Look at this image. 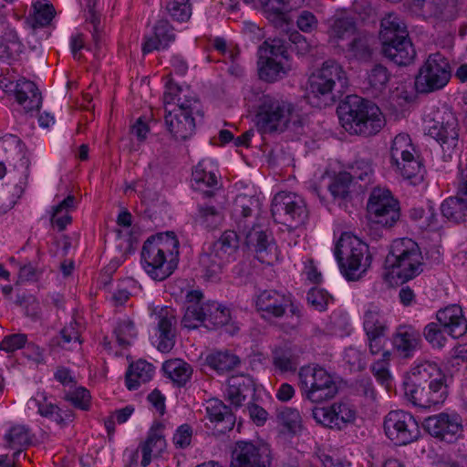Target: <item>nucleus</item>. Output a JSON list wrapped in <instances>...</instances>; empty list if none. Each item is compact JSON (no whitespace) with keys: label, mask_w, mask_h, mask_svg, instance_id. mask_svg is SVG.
I'll use <instances>...</instances> for the list:
<instances>
[{"label":"nucleus","mask_w":467,"mask_h":467,"mask_svg":"<svg viewBox=\"0 0 467 467\" xmlns=\"http://www.w3.org/2000/svg\"><path fill=\"white\" fill-rule=\"evenodd\" d=\"M369 221L385 228L392 227L400 219L399 202L387 189L376 188L370 193L367 203Z\"/></svg>","instance_id":"16"},{"label":"nucleus","mask_w":467,"mask_h":467,"mask_svg":"<svg viewBox=\"0 0 467 467\" xmlns=\"http://www.w3.org/2000/svg\"><path fill=\"white\" fill-rule=\"evenodd\" d=\"M257 201L251 197L238 196L234 202L233 215L234 217L236 231H224L220 238L210 244L213 251L223 256L227 262L237 252L240 239L244 237L247 247H253L257 258L261 262L266 260V256L275 247L274 239L270 234L263 230L262 227L254 223L253 216V207L256 205Z\"/></svg>","instance_id":"1"},{"label":"nucleus","mask_w":467,"mask_h":467,"mask_svg":"<svg viewBox=\"0 0 467 467\" xmlns=\"http://www.w3.org/2000/svg\"><path fill=\"white\" fill-rule=\"evenodd\" d=\"M290 299L284 294L274 290H264L256 297L255 306L258 311L265 312L274 317L285 315Z\"/></svg>","instance_id":"22"},{"label":"nucleus","mask_w":467,"mask_h":467,"mask_svg":"<svg viewBox=\"0 0 467 467\" xmlns=\"http://www.w3.org/2000/svg\"><path fill=\"white\" fill-rule=\"evenodd\" d=\"M162 369L178 387H184L192 374L191 365L180 358L165 361Z\"/></svg>","instance_id":"33"},{"label":"nucleus","mask_w":467,"mask_h":467,"mask_svg":"<svg viewBox=\"0 0 467 467\" xmlns=\"http://www.w3.org/2000/svg\"><path fill=\"white\" fill-rule=\"evenodd\" d=\"M192 429L189 424L181 425L173 435V443L177 448L184 449L191 444Z\"/></svg>","instance_id":"59"},{"label":"nucleus","mask_w":467,"mask_h":467,"mask_svg":"<svg viewBox=\"0 0 467 467\" xmlns=\"http://www.w3.org/2000/svg\"><path fill=\"white\" fill-rule=\"evenodd\" d=\"M384 266L390 275L402 282L418 276L423 271V257L420 246L410 238L394 240Z\"/></svg>","instance_id":"7"},{"label":"nucleus","mask_w":467,"mask_h":467,"mask_svg":"<svg viewBox=\"0 0 467 467\" xmlns=\"http://www.w3.org/2000/svg\"><path fill=\"white\" fill-rule=\"evenodd\" d=\"M441 211L451 222L460 223L467 221V166L461 171L456 195L445 199Z\"/></svg>","instance_id":"20"},{"label":"nucleus","mask_w":467,"mask_h":467,"mask_svg":"<svg viewBox=\"0 0 467 467\" xmlns=\"http://www.w3.org/2000/svg\"><path fill=\"white\" fill-rule=\"evenodd\" d=\"M32 9V26L34 28L44 27L49 25L56 14L53 5L47 0L34 3Z\"/></svg>","instance_id":"37"},{"label":"nucleus","mask_w":467,"mask_h":467,"mask_svg":"<svg viewBox=\"0 0 467 467\" xmlns=\"http://www.w3.org/2000/svg\"><path fill=\"white\" fill-rule=\"evenodd\" d=\"M332 296L324 289L311 288L306 296L307 303L316 310L323 311L327 308Z\"/></svg>","instance_id":"52"},{"label":"nucleus","mask_w":467,"mask_h":467,"mask_svg":"<svg viewBox=\"0 0 467 467\" xmlns=\"http://www.w3.org/2000/svg\"><path fill=\"white\" fill-rule=\"evenodd\" d=\"M288 48L296 52L298 56H306L312 53L316 47L307 39L297 31H293L288 36Z\"/></svg>","instance_id":"50"},{"label":"nucleus","mask_w":467,"mask_h":467,"mask_svg":"<svg viewBox=\"0 0 467 467\" xmlns=\"http://www.w3.org/2000/svg\"><path fill=\"white\" fill-rule=\"evenodd\" d=\"M116 339L119 346L125 348L130 345L129 338L135 337V326L131 320H123L114 329Z\"/></svg>","instance_id":"53"},{"label":"nucleus","mask_w":467,"mask_h":467,"mask_svg":"<svg viewBox=\"0 0 467 467\" xmlns=\"http://www.w3.org/2000/svg\"><path fill=\"white\" fill-rule=\"evenodd\" d=\"M164 428L165 425L162 422H155L151 426L148 438L141 448H148V451L161 454L166 447V441L163 435Z\"/></svg>","instance_id":"38"},{"label":"nucleus","mask_w":467,"mask_h":467,"mask_svg":"<svg viewBox=\"0 0 467 467\" xmlns=\"http://www.w3.org/2000/svg\"><path fill=\"white\" fill-rule=\"evenodd\" d=\"M409 148H412L409 135L399 134L394 138L390 148V162L392 166L400 168V156L401 159L411 156V151Z\"/></svg>","instance_id":"40"},{"label":"nucleus","mask_w":467,"mask_h":467,"mask_svg":"<svg viewBox=\"0 0 467 467\" xmlns=\"http://www.w3.org/2000/svg\"><path fill=\"white\" fill-rule=\"evenodd\" d=\"M182 88L176 83H174L171 79L166 83V91L164 92V104L165 109L168 108L169 105L176 104L178 98H182L181 96Z\"/></svg>","instance_id":"63"},{"label":"nucleus","mask_w":467,"mask_h":467,"mask_svg":"<svg viewBox=\"0 0 467 467\" xmlns=\"http://www.w3.org/2000/svg\"><path fill=\"white\" fill-rule=\"evenodd\" d=\"M438 323L428 324L423 331L425 339L433 347L441 348L444 346V333L458 338L467 331V321L462 315L461 306L451 305L437 312Z\"/></svg>","instance_id":"9"},{"label":"nucleus","mask_w":467,"mask_h":467,"mask_svg":"<svg viewBox=\"0 0 467 467\" xmlns=\"http://www.w3.org/2000/svg\"><path fill=\"white\" fill-rule=\"evenodd\" d=\"M153 371V366L146 360L140 359L130 364L125 375L127 388L137 389L141 383L151 379Z\"/></svg>","instance_id":"30"},{"label":"nucleus","mask_w":467,"mask_h":467,"mask_svg":"<svg viewBox=\"0 0 467 467\" xmlns=\"http://www.w3.org/2000/svg\"><path fill=\"white\" fill-rule=\"evenodd\" d=\"M424 430L441 441L453 443L462 436V420L457 413L441 412L426 418L422 423Z\"/></svg>","instance_id":"19"},{"label":"nucleus","mask_w":467,"mask_h":467,"mask_svg":"<svg viewBox=\"0 0 467 467\" xmlns=\"http://www.w3.org/2000/svg\"><path fill=\"white\" fill-rule=\"evenodd\" d=\"M335 256L348 281H358L370 267L372 255L368 245L348 233L341 234L335 247Z\"/></svg>","instance_id":"6"},{"label":"nucleus","mask_w":467,"mask_h":467,"mask_svg":"<svg viewBox=\"0 0 467 467\" xmlns=\"http://www.w3.org/2000/svg\"><path fill=\"white\" fill-rule=\"evenodd\" d=\"M277 420L292 433H296L301 428V417L296 409L285 407L278 410Z\"/></svg>","instance_id":"46"},{"label":"nucleus","mask_w":467,"mask_h":467,"mask_svg":"<svg viewBox=\"0 0 467 467\" xmlns=\"http://www.w3.org/2000/svg\"><path fill=\"white\" fill-rule=\"evenodd\" d=\"M206 413L211 422L214 423V431L219 434H224L234 427V414L231 408L220 400H210L206 406Z\"/></svg>","instance_id":"21"},{"label":"nucleus","mask_w":467,"mask_h":467,"mask_svg":"<svg viewBox=\"0 0 467 467\" xmlns=\"http://www.w3.org/2000/svg\"><path fill=\"white\" fill-rule=\"evenodd\" d=\"M177 320L171 310L162 309L159 315L157 348L162 353L170 352L175 345Z\"/></svg>","instance_id":"25"},{"label":"nucleus","mask_w":467,"mask_h":467,"mask_svg":"<svg viewBox=\"0 0 467 467\" xmlns=\"http://www.w3.org/2000/svg\"><path fill=\"white\" fill-rule=\"evenodd\" d=\"M332 416L336 429L342 430L356 419V410L347 402H339L332 405Z\"/></svg>","instance_id":"42"},{"label":"nucleus","mask_w":467,"mask_h":467,"mask_svg":"<svg viewBox=\"0 0 467 467\" xmlns=\"http://www.w3.org/2000/svg\"><path fill=\"white\" fill-rule=\"evenodd\" d=\"M352 183L351 175L348 171L339 172L336 175L328 186V190L335 199H346L349 194V188Z\"/></svg>","instance_id":"43"},{"label":"nucleus","mask_w":467,"mask_h":467,"mask_svg":"<svg viewBox=\"0 0 467 467\" xmlns=\"http://www.w3.org/2000/svg\"><path fill=\"white\" fill-rule=\"evenodd\" d=\"M248 411L250 418L257 426H263L265 423L268 413L264 408L257 404L251 403L248 406Z\"/></svg>","instance_id":"64"},{"label":"nucleus","mask_w":467,"mask_h":467,"mask_svg":"<svg viewBox=\"0 0 467 467\" xmlns=\"http://www.w3.org/2000/svg\"><path fill=\"white\" fill-rule=\"evenodd\" d=\"M216 252L211 245L203 247L199 255L198 265L202 277L207 281L217 282L221 278L223 267L227 261L223 257L217 256Z\"/></svg>","instance_id":"26"},{"label":"nucleus","mask_w":467,"mask_h":467,"mask_svg":"<svg viewBox=\"0 0 467 467\" xmlns=\"http://www.w3.org/2000/svg\"><path fill=\"white\" fill-rule=\"evenodd\" d=\"M302 395L314 403L332 400L338 392L334 377L319 366L302 367L298 373Z\"/></svg>","instance_id":"10"},{"label":"nucleus","mask_w":467,"mask_h":467,"mask_svg":"<svg viewBox=\"0 0 467 467\" xmlns=\"http://www.w3.org/2000/svg\"><path fill=\"white\" fill-rule=\"evenodd\" d=\"M202 293L199 290L189 291L186 307L182 325L188 329H195L202 324L208 329H218L227 326L231 320L230 310L217 302L200 305Z\"/></svg>","instance_id":"8"},{"label":"nucleus","mask_w":467,"mask_h":467,"mask_svg":"<svg viewBox=\"0 0 467 467\" xmlns=\"http://www.w3.org/2000/svg\"><path fill=\"white\" fill-rule=\"evenodd\" d=\"M85 3H81L85 6V17L86 21L93 26V40L98 46L99 43V32L100 26V16L95 10L96 0H84Z\"/></svg>","instance_id":"51"},{"label":"nucleus","mask_w":467,"mask_h":467,"mask_svg":"<svg viewBox=\"0 0 467 467\" xmlns=\"http://www.w3.org/2000/svg\"><path fill=\"white\" fill-rule=\"evenodd\" d=\"M5 440L7 442L6 446L8 448H14L16 446L26 447L31 444L29 429L24 425L14 426L5 435Z\"/></svg>","instance_id":"45"},{"label":"nucleus","mask_w":467,"mask_h":467,"mask_svg":"<svg viewBox=\"0 0 467 467\" xmlns=\"http://www.w3.org/2000/svg\"><path fill=\"white\" fill-rule=\"evenodd\" d=\"M271 213L274 221L285 225L288 231L305 225L309 216L305 200L294 192H280L275 195Z\"/></svg>","instance_id":"13"},{"label":"nucleus","mask_w":467,"mask_h":467,"mask_svg":"<svg viewBox=\"0 0 467 467\" xmlns=\"http://www.w3.org/2000/svg\"><path fill=\"white\" fill-rule=\"evenodd\" d=\"M390 78V74L386 67L381 64H376L368 73L369 85L378 91L386 88Z\"/></svg>","instance_id":"48"},{"label":"nucleus","mask_w":467,"mask_h":467,"mask_svg":"<svg viewBox=\"0 0 467 467\" xmlns=\"http://www.w3.org/2000/svg\"><path fill=\"white\" fill-rule=\"evenodd\" d=\"M406 398L415 406L430 408L442 403L447 397L444 375L430 361L414 366L403 382Z\"/></svg>","instance_id":"2"},{"label":"nucleus","mask_w":467,"mask_h":467,"mask_svg":"<svg viewBox=\"0 0 467 467\" xmlns=\"http://www.w3.org/2000/svg\"><path fill=\"white\" fill-rule=\"evenodd\" d=\"M14 92L17 103L23 106L26 113L39 110L42 96L33 81L25 78L17 80Z\"/></svg>","instance_id":"24"},{"label":"nucleus","mask_w":467,"mask_h":467,"mask_svg":"<svg viewBox=\"0 0 467 467\" xmlns=\"http://www.w3.org/2000/svg\"><path fill=\"white\" fill-rule=\"evenodd\" d=\"M375 43L374 36L367 34H358L348 44V51L353 58L361 62H368L372 58Z\"/></svg>","instance_id":"32"},{"label":"nucleus","mask_w":467,"mask_h":467,"mask_svg":"<svg viewBox=\"0 0 467 467\" xmlns=\"http://www.w3.org/2000/svg\"><path fill=\"white\" fill-rule=\"evenodd\" d=\"M180 243L173 232L150 236L141 249V264L154 280L169 277L178 266Z\"/></svg>","instance_id":"3"},{"label":"nucleus","mask_w":467,"mask_h":467,"mask_svg":"<svg viewBox=\"0 0 467 467\" xmlns=\"http://www.w3.org/2000/svg\"><path fill=\"white\" fill-rule=\"evenodd\" d=\"M269 446L261 441H238L232 450L231 467H270Z\"/></svg>","instance_id":"18"},{"label":"nucleus","mask_w":467,"mask_h":467,"mask_svg":"<svg viewBox=\"0 0 467 467\" xmlns=\"http://www.w3.org/2000/svg\"><path fill=\"white\" fill-rule=\"evenodd\" d=\"M194 114L202 117L199 99L192 96L178 98L174 109L166 108L165 122L176 140H186L192 136L196 127Z\"/></svg>","instance_id":"11"},{"label":"nucleus","mask_w":467,"mask_h":467,"mask_svg":"<svg viewBox=\"0 0 467 467\" xmlns=\"http://www.w3.org/2000/svg\"><path fill=\"white\" fill-rule=\"evenodd\" d=\"M397 169L400 171V173L403 177L407 179H411L413 177L420 175L423 167L421 165V162L418 159H415L413 154L411 153L410 157H404L401 159L400 168Z\"/></svg>","instance_id":"54"},{"label":"nucleus","mask_w":467,"mask_h":467,"mask_svg":"<svg viewBox=\"0 0 467 467\" xmlns=\"http://www.w3.org/2000/svg\"><path fill=\"white\" fill-rule=\"evenodd\" d=\"M296 25L301 31L309 33L317 28V20L313 13L303 11L297 17Z\"/></svg>","instance_id":"61"},{"label":"nucleus","mask_w":467,"mask_h":467,"mask_svg":"<svg viewBox=\"0 0 467 467\" xmlns=\"http://www.w3.org/2000/svg\"><path fill=\"white\" fill-rule=\"evenodd\" d=\"M226 389L227 400L235 408L243 405L247 398L253 397L255 392L254 379L246 375H234L228 379Z\"/></svg>","instance_id":"23"},{"label":"nucleus","mask_w":467,"mask_h":467,"mask_svg":"<svg viewBox=\"0 0 467 467\" xmlns=\"http://www.w3.org/2000/svg\"><path fill=\"white\" fill-rule=\"evenodd\" d=\"M306 99L317 108H325L336 102V94H341L348 86L347 72L334 59L323 62L320 68L313 72L308 78Z\"/></svg>","instance_id":"5"},{"label":"nucleus","mask_w":467,"mask_h":467,"mask_svg":"<svg viewBox=\"0 0 467 467\" xmlns=\"http://www.w3.org/2000/svg\"><path fill=\"white\" fill-rule=\"evenodd\" d=\"M393 347L402 358H410L420 343V334L411 327H400L393 336Z\"/></svg>","instance_id":"28"},{"label":"nucleus","mask_w":467,"mask_h":467,"mask_svg":"<svg viewBox=\"0 0 467 467\" xmlns=\"http://www.w3.org/2000/svg\"><path fill=\"white\" fill-rule=\"evenodd\" d=\"M351 171L348 172L351 175V181H369L372 174L371 162L368 160H357L355 164L350 168Z\"/></svg>","instance_id":"56"},{"label":"nucleus","mask_w":467,"mask_h":467,"mask_svg":"<svg viewBox=\"0 0 467 467\" xmlns=\"http://www.w3.org/2000/svg\"><path fill=\"white\" fill-rule=\"evenodd\" d=\"M363 327L367 336L385 335L388 328L386 321L377 307L369 308L365 312Z\"/></svg>","instance_id":"39"},{"label":"nucleus","mask_w":467,"mask_h":467,"mask_svg":"<svg viewBox=\"0 0 467 467\" xmlns=\"http://www.w3.org/2000/svg\"><path fill=\"white\" fill-rule=\"evenodd\" d=\"M384 431L387 437L399 446L410 444L420 436L415 418L403 410H392L387 414L384 420Z\"/></svg>","instance_id":"17"},{"label":"nucleus","mask_w":467,"mask_h":467,"mask_svg":"<svg viewBox=\"0 0 467 467\" xmlns=\"http://www.w3.org/2000/svg\"><path fill=\"white\" fill-rule=\"evenodd\" d=\"M192 182H195L196 186L204 184L207 187H213L217 184V179L214 173L206 172L204 170L197 167L192 174Z\"/></svg>","instance_id":"62"},{"label":"nucleus","mask_w":467,"mask_h":467,"mask_svg":"<svg viewBox=\"0 0 467 467\" xmlns=\"http://www.w3.org/2000/svg\"><path fill=\"white\" fill-rule=\"evenodd\" d=\"M195 221L206 228L218 227L223 221V214L220 209L208 202H199Z\"/></svg>","instance_id":"35"},{"label":"nucleus","mask_w":467,"mask_h":467,"mask_svg":"<svg viewBox=\"0 0 467 467\" xmlns=\"http://www.w3.org/2000/svg\"><path fill=\"white\" fill-rule=\"evenodd\" d=\"M154 35L160 39L162 48L167 47L168 45L175 39L173 27L167 20L163 19L158 21L154 26Z\"/></svg>","instance_id":"55"},{"label":"nucleus","mask_w":467,"mask_h":467,"mask_svg":"<svg viewBox=\"0 0 467 467\" xmlns=\"http://www.w3.org/2000/svg\"><path fill=\"white\" fill-rule=\"evenodd\" d=\"M337 113L342 127L350 134L373 136L385 124L379 108L357 95L347 96L337 106Z\"/></svg>","instance_id":"4"},{"label":"nucleus","mask_w":467,"mask_h":467,"mask_svg":"<svg viewBox=\"0 0 467 467\" xmlns=\"http://www.w3.org/2000/svg\"><path fill=\"white\" fill-rule=\"evenodd\" d=\"M26 335L25 334H13L6 336L0 343V350L13 352L16 349L22 348L26 343Z\"/></svg>","instance_id":"58"},{"label":"nucleus","mask_w":467,"mask_h":467,"mask_svg":"<svg viewBox=\"0 0 467 467\" xmlns=\"http://www.w3.org/2000/svg\"><path fill=\"white\" fill-rule=\"evenodd\" d=\"M426 134L434 139L444 154L450 157L459 144L460 125L452 109L447 106L438 108L428 121Z\"/></svg>","instance_id":"12"},{"label":"nucleus","mask_w":467,"mask_h":467,"mask_svg":"<svg viewBox=\"0 0 467 467\" xmlns=\"http://www.w3.org/2000/svg\"><path fill=\"white\" fill-rule=\"evenodd\" d=\"M206 363L217 372L223 373L234 369L240 363V359L228 351H218L208 355Z\"/></svg>","instance_id":"36"},{"label":"nucleus","mask_w":467,"mask_h":467,"mask_svg":"<svg viewBox=\"0 0 467 467\" xmlns=\"http://www.w3.org/2000/svg\"><path fill=\"white\" fill-rule=\"evenodd\" d=\"M90 394L85 388H78L72 392L67 394L66 399L76 408L86 410L89 407Z\"/></svg>","instance_id":"57"},{"label":"nucleus","mask_w":467,"mask_h":467,"mask_svg":"<svg viewBox=\"0 0 467 467\" xmlns=\"http://www.w3.org/2000/svg\"><path fill=\"white\" fill-rule=\"evenodd\" d=\"M451 78L448 59L440 53L431 54L415 78L418 93L429 94L442 89Z\"/></svg>","instance_id":"15"},{"label":"nucleus","mask_w":467,"mask_h":467,"mask_svg":"<svg viewBox=\"0 0 467 467\" xmlns=\"http://www.w3.org/2000/svg\"><path fill=\"white\" fill-rule=\"evenodd\" d=\"M401 41L381 47V53L390 61L398 66L410 65L416 57V51L410 38H404Z\"/></svg>","instance_id":"27"},{"label":"nucleus","mask_w":467,"mask_h":467,"mask_svg":"<svg viewBox=\"0 0 467 467\" xmlns=\"http://www.w3.org/2000/svg\"><path fill=\"white\" fill-rule=\"evenodd\" d=\"M356 31V23L348 16L333 17L330 20L328 34L331 37L343 39Z\"/></svg>","instance_id":"41"},{"label":"nucleus","mask_w":467,"mask_h":467,"mask_svg":"<svg viewBox=\"0 0 467 467\" xmlns=\"http://www.w3.org/2000/svg\"><path fill=\"white\" fill-rule=\"evenodd\" d=\"M380 27L379 39L382 47L401 41V36L410 38L405 25L393 14H389L381 19Z\"/></svg>","instance_id":"29"},{"label":"nucleus","mask_w":467,"mask_h":467,"mask_svg":"<svg viewBox=\"0 0 467 467\" xmlns=\"http://www.w3.org/2000/svg\"><path fill=\"white\" fill-rule=\"evenodd\" d=\"M190 0H170L166 9L170 16L177 21H187L192 15Z\"/></svg>","instance_id":"49"},{"label":"nucleus","mask_w":467,"mask_h":467,"mask_svg":"<svg viewBox=\"0 0 467 467\" xmlns=\"http://www.w3.org/2000/svg\"><path fill=\"white\" fill-rule=\"evenodd\" d=\"M332 407L329 409L323 407H315L314 409H312V417L317 423L325 427L333 429L336 428V425L334 421V416H332Z\"/></svg>","instance_id":"60"},{"label":"nucleus","mask_w":467,"mask_h":467,"mask_svg":"<svg viewBox=\"0 0 467 467\" xmlns=\"http://www.w3.org/2000/svg\"><path fill=\"white\" fill-rule=\"evenodd\" d=\"M24 45L16 31L6 26L0 37V60L13 58L23 52Z\"/></svg>","instance_id":"34"},{"label":"nucleus","mask_w":467,"mask_h":467,"mask_svg":"<svg viewBox=\"0 0 467 467\" xmlns=\"http://www.w3.org/2000/svg\"><path fill=\"white\" fill-rule=\"evenodd\" d=\"M293 105L282 99L264 95L256 114V124L263 133L283 132L287 128Z\"/></svg>","instance_id":"14"},{"label":"nucleus","mask_w":467,"mask_h":467,"mask_svg":"<svg viewBox=\"0 0 467 467\" xmlns=\"http://www.w3.org/2000/svg\"><path fill=\"white\" fill-rule=\"evenodd\" d=\"M260 55L269 56L271 57L281 56L288 60V47L285 40L274 38L265 40L259 47Z\"/></svg>","instance_id":"47"},{"label":"nucleus","mask_w":467,"mask_h":467,"mask_svg":"<svg viewBox=\"0 0 467 467\" xmlns=\"http://www.w3.org/2000/svg\"><path fill=\"white\" fill-rule=\"evenodd\" d=\"M257 65L260 79L269 83L283 78L287 74V71L290 70V67H285L269 56L260 55Z\"/></svg>","instance_id":"31"},{"label":"nucleus","mask_w":467,"mask_h":467,"mask_svg":"<svg viewBox=\"0 0 467 467\" xmlns=\"http://www.w3.org/2000/svg\"><path fill=\"white\" fill-rule=\"evenodd\" d=\"M273 364L282 372L296 371L297 364L290 349L276 348L273 351Z\"/></svg>","instance_id":"44"}]
</instances>
